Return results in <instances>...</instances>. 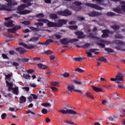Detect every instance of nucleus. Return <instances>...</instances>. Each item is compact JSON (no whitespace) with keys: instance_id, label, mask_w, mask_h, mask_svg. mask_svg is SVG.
Instances as JSON below:
<instances>
[{"instance_id":"obj_36","label":"nucleus","mask_w":125,"mask_h":125,"mask_svg":"<svg viewBox=\"0 0 125 125\" xmlns=\"http://www.w3.org/2000/svg\"><path fill=\"white\" fill-rule=\"evenodd\" d=\"M2 57L3 59H8V60L9 59V57H8V56H7L6 54H5V53L2 54Z\"/></svg>"},{"instance_id":"obj_12","label":"nucleus","mask_w":125,"mask_h":125,"mask_svg":"<svg viewBox=\"0 0 125 125\" xmlns=\"http://www.w3.org/2000/svg\"><path fill=\"white\" fill-rule=\"evenodd\" d=\"M75 35L78 36V39H83L84 38V36H83V33L81 31H78L75 32Z\"/></svg>"},{"instance_id":"obj_33","label":"nucleus","mask_w":125,"mask_h":125,"mask_svg":"<svg viewBox=\"0 0 125 125\" xmlns=\"http://www.w3.org/2000/svg\"><path fill=\"white\" fill-rule=\"evenodd\" d=\"M37 18H43L44 15L42 13H39L36 15Z\"/></svg>"},{"instance_id":"obj_55","label":"nucleus","mask_w":125,"mask_h":125,"mask_svg":"<svg viewBox=\"0 0 125 125\" xmlns=\"http://www.w3.org/2000/svg\"><path fill=\"white\" fill-rule=\"evenodd\" d=\"M51 88L53 91H58V89L55 87H51Z\"/></svg>"},{"instance_id":"obj_42","label":"nucleus","mask_w":125,"mask_h":125,"mask_svg":"<svg viewBox=\"0 0 125 125\" xmlns=\"http://www.w3.org/2000/svg\"><path fill=\"white\" fill-rule=\"evenodd\" d=\"M64 78H69L70 77V74L68 72H65L63 75Z\"/></svg>"},{"instance_id":"obj_47","label":"nucleus","mask_w":125,"mask_h":125,"mask_svg":"<svg viewBox=\"0 0 125 125\" xmlns=\"http://www.w3.org/2000/svg\"><path fill=\"white\" fill-rule=\"evenodd\" d=\"M30 60V59L24 58L22 60V62L23 63H26V62H28Z\"/></svg>"},{"instance_id":"obj_13","label":"nucleus","mask_w":125,"mask_h":125,"mask_svg":"<svg viewBox=\"0 0 125 125\" xmlns=\"http://www.w3.org/2000/svg\"><path fill=\"white\" fill-rule=\"evenodd\" d=\"M29 29L32 31H34V32H40V31H42V27H39L37 28L34 27L33 26L29 27Z\"/></svg>"},{"instance_id":"obj_31","label":"nucleus","mask_w":125,"mask_h":125,"mask_svg":"<svg viewBox=\"0 0 125 125\" xmlns=\"http://www.w3.org/2000/svg\"><path fill=\"white\" fill-rule=\"evenodd\" d=\"M85 94L87 97H89V98H91V99H94L93 96L90 93H86Z\"/></svg>"},{"instance_id":"obj_15","label":"nucleus","mask_w":125,"mask_h":125,"mask_svg":"<svg viewBox=\"0 0 125 125\" xmlns=\"http://www.w3.org/2000/svg\"><path fill=\"white\" fill-rule=\"evenodd\" d=\"M38 67L39 69H42V70H45V69H47V66L45 64H43L42 63L38 64Z\"/></svg>"},{"instance_id":"obj_39","label":"nucleus","mask_w":125,"mask_h":125,"mask_svg":"<svg viewBox=\"0 0 125 125\" xmlns=\"http://www.w3.org/2000/svg\"><path fill=\"white\" fill-rule=\"evenodd\" d=\"M115 42L117 44H125V43L123 42L120 41L119 40L115 41Z\"/></svg>"},{"instance_id":"obj_10","label":"nucleus","mask_w":125,"mask_h":125,"mask_svg":"<svg viewBox=\"0 0 125 125\" xmlns=\"http://www.w3.org/2000/svg\"><path fill=\"white\" fill-rule=\"evenodd\" d=\"M106 62V60L105 58L101 57L98 59L97 66H100V65H101V63H102V62Z\"/></svg>"},{"instance_id":"obj_58","label":"nucleus","mask_w":125,"mask_h":125,"mask_svg":"<svg viewBox=\"0 0 125 125\" xmlns=\"http://www.w3.org/2000/svg\"><path fill=\"white\" fill-rule=\"evenodd\" d=\"M12 64L13 65V66H15V67H17V66H19V63L16 62H13Z\"/></svg>"},{"instance_id":"obj_35","label":"nucleus","mask_w":125,"mask_h":125,"mask_svg":"<svg viewBox=\"0 0 125 125\" xmlns=\"http://www.w3.org/2000/svg\"><path fill=\"white\" fill-rule=\"evenodd\" d=\"M53 52L50 50H48L47 51H45V54H47V55H51L52 54Z\"/></svg>"},{"instance_id":"obj_40","label":"nucleus","mask_w":125,"mask_h":125,"mask_svg":"<svg viewBox=\"0 0 125 125\" xmlns=\"http://www.w3.org/2000/svg\"><path fill=\"white\" fill-rule=\"evenodd\" d=\"M33 61H40L41 57H35L32 58Z\"/></svg>"},{"instance_id":"obj_50","label":"nucleus","mask_w":125,"mask_h":125,"mask_svg":"<svg viewBox=\"0 0 125 125\" xmlns=\"http://www.w3.org/2000/svg\"><path fill=\"white\" fill-rule=\"evenodd\" d=\"M75 60H76V61H80V62L83 61V58H75Z\"/></svg>"},{"instance_id":"obj_51","label":"nucleus","mask_w":125,"mask_h":125,"mask_svg":"<svg viewBox=\"0 0 125 125\" xmlns=\"http://www.w3.org/2000/svg\"><path fill=\"white\" fill-rule=\"evenodd\" d=\"M107 16H114L115 15V14L113 12H108L107 13Z\"/></svg>"},{"instance_id":"obj_30","label":"nucleus","mask_w":125,"mask_h":125,"mask_svg":"<svg viewBox=\"0 0 125 125\" xmlns=\"http://www.w3.org/2000/svg\"><path fill=\"white\" fill-rule=\"evenodd\" d=\"M69 112V113L68 114H70V115H77V114H78V112L73 110H71V109H69V110L68 111Z\"/></svg>"},{"instance_id":"obj_24","label":"nucleus","mask_w":125,"mask_h":125,"mask_svg":"<svg viewBox=\"0 0 125 125\" xmlns=\"http://www.w3.org/2000/svg\"><path fill=\"white\" fill-rule=\"evenodd\" d=\"M38 41H40V37H33L29 40V42H38Z\"/></svg>"},{"instance_id":"obj_1","label":"nucleus","mask_w":125,"mask_h":125,"mask_svg":"<svg viewBox=\"0 0 125 125\" xmlns=\"http://www.w3.org/2000/svg\"><path fill=\"white\" fill-rule=\"evenodd\" d=\"M32 1H33L32 0H22V2H23V3H26V4H21L20 6H19L17 8V10H18L17 13L20 14L21 15H26V14H29V13H31L32 10H25L23 11L21 10H23L24 8H26V7L31 6V5H33V3H31Z\"/></svg>"},{"instance_id":"obj_37","label":"nucleus","mask_w":125,"mask_h":125,"mask_svg":"<svg viewBox=\"0 0 125 125\" xmlns=\"http://www.w3.org/2000/svg\"><path fill=\"white\" fill-rule=\"evenodd\" d=\"M22 24H23V25H25L26 26L28 25H30L31 24V21H24L22 22Z\"/></svg>"},{"instance_id":"obj_57","label":"nucleus","mask_w":125,"mask_h":125,"mask_svg":"<svg viewBox=\"0 0 125 125\" xmlns=\"http://www.w3.org/2000/svg\"><path fill=\"white\" fill-rule=\"evenodd\" d=\"M5 77L6 78L7 80H9V79H10V77H11V74L5 75Z\"/></svg>"},{"instance_id":"obj_34","label":"nucleus","mask_w":125,"mask_h":125,"mask_svg":"<svg viewBox=\"0 0 125 125\" xmlns=\"http://www.w3.org/2000/svg\"><path fill=\"white\" fill-rule=\"evenodd\" d=\"M23 77L26 80H29V79H30V78H31V76H30L29 74H24L23 75Z\"/></svg>"},{"instance_id":"obj_26","label":"nucleus","mask_w":125,"mask_h":125,"mask_svg":"<svg viewBox=\"0 0 125 125\" xmlns=\"http://www.w3.org/2000/svg\"><path fill=\"white\" fill-rule=\"evenodd\" d=\"M30 113H31V114H32V115H34L35 117H41V115L39 114H36V113L31 111V110H27L26 111V114H27L28 115H29V114H30Z\"/></svg>"},{"instance_id":"obj_27","label":"nucleus","mask_w":125,"mask_h":125,"mask_svg":"<svg viewBox=\"0 0 125 125\" xmlns=\"http://www.w3.org/2000/svg\"><path fill=\"white\" fill-rule=\"evenodd\" d=\"M63 16H69V15H71V12L68 10H65L63 11Z\"/></svg>"},{"instance_id":"obj_18","label":"nucleus","mask_w":125,"mask_h":125,"mask_svg":"<svg viewBox=\"0 0 125 125\" xmlns=\"http://www.w3.org/2000/svg\"><path fill=\"white\" fill-rule=\"evenodd\" d=\"M13 92L16 95L19 94V88L17 86L13 89Z\"/></svg>"},{"instance_id":"obj_9","label":"nucleus","mask_w":125,"mask_h":125,"mask_svg":"<svg viewBox=\"0 0 125 125\" xmlns=\"http://www.w3.org/2000/svg\"><path fill=\"white\" fill-rule=\"evenodd\" d=\"M16 50L18 51V52H19L20 54H22L24 53V52H26V49L21 47L16 48Z\"/></svg>"},{"instance_id":"obj_62","label":"nucleus","mask_w":125,"mask_h":125,"mask_svg":"<svg viewBox=\"0 0 125 125\" xmlns=\"http://www.w3.org/2000/svg\"><path fill=\"white\" fill-rule=\"evenodd\" d=\"M14 28H16V31H17V30H20V29H21V27L20 26H16L14 27Z\"/></svg>"},{"instance_id":"obj_56","label":"nucleus","mask_w":125,"mask_h":125,"mask_svg":"<svg viewBox=\"0 0 125 125\" xmlns=\"http://www.w3.org/2000/svg\"><path fill=\"white\" fill-rule=\"evenodd\" d=\"M66 123L67 124H68L69 125H74L75 123H74V122L72 121H67L66 122Z\"/></svg>"},{"instance_id":"obj_46","label":"nucleus","mask_w":125,"mask_h":125,"mask_svg":"<svg viewBox=\"0 0 125 125\" xmlns=\"http://www.w3.org/2000/svg\"><path fill=\"white\" fill-rule=\"evenodd\" d=\"M35 25H36V26H43V22H37L35 23Z\"/></svg>"},{"instance_id":"obj_7","label":"nucleus","mask_w":125,"mask_h":125,"mask_svg":"<svg viewBox=\"0 0 125 125\" xmlns=\"http://www.w3.org/2000/svg\"><path fill=\"white\" fill-rule=\"evenodd\" d=\"M88 57H92V53H96V49H90L86 52Z\"/></svg>"},{"instance_id":"obj_11","label":"nucleus","mask_w":125,"mask_h":125,"mask_svg":"<svg viewBox=\"0 0 125 125\" xmlns=\"http://www.w3.org/2000/svg\"><path fill=\"white\" fill-rule=\"evenodd\" d=\"M8 3L7 4L8 6H12L13 5H17V2H13L12 0H5Z\"/></svg>"},{"instance_id":"obj_3","label":"nucleus","mask_w":125,"mask_h":125,"mask_svg":"<svg viewBox=\"0 0 125 125\" xmlns=\"http://www.w3.org/2000/svg\"><path fill=\"white\" fill-rule=\"evenodd\" d=\"M110 81L115 82L117 83H120L124 81V75L122 74H118L115 76V78H111Z\"/></svg>"},{"instance_id":"obj_20","label":"nucleus","mask_w":125,"mask_h":125,"mask_svg":"<svg viewBox=\"0 0 125 125\" xmlns=\"http://www.w3.org/2000/svg\"><path fill=\"white\" fill-rule=\"evenodd\" d=\"M19 102L21 104L25 103V102H26V97H25L24 96H21L20 98V102Z\"/></svg>"},{"instance_id":"obj_17","label":"nucleus","mask_w":125,"mask_h":125,"mask_svg":"<svg viewBox=\"0 0 125 125\" xmlns=\"http://www.w3.org/2000/svg\"><path fill=\"white\" fill-rule=\"evenodd\" d=\"M103 35H102L103 38H107L108 37V34L110 33L108 30H104L103 31Z\"/></svg>"},{"instance_id":"obj_28","label":"nucleus","mask_w":125,"mask_h":125,"mask_svg":"<svg viewBox=\"0 0 125 125\" xmlns=\"http://www.w3.org/2000/svg\"><path fill=\"white\" fill-rule=\"evenodd\" d=\"M56 27H61L63 25V20H60L59 21V22L57 23H56Z\"/></svg>"},{"instance_id":"obj_14","label":"nucleus","mask_w":125,"mask_h":125,"mask_svg":"<svg viewBox=\"0 0 125 125\" xmlns=\"http://www.w3.org/2000/svg\"><path fill=\"white\" fill-rule=\"evenodd\" d=\"M88 6H90L91 7H93V8H95V9H98L99 10H100L102 9L101 7L96 5L95 4H87Z\"/></svg>"},{"instance_id":"obj_45","label":"nucleus","mask_w":125,"mask_h":125,"mask_svg":"<svg viewBox=\"0 0 125 125\" xmlns=\"http://www.w3.org/2000/svg\"><path fill=\"white\" fill-rule=\"evenodd\" d=\"M27 74H32L34 73V69H28L26 70Z\"/></svg>"},{"instance_id":"obj_52","label":"nucleus","mask_w":125,"mask_h":125,"mask_svg":"<svg viewBox=\"0 0 125 125\" xmlns=\"http://www.w3.org/2000/svg\"><path fill=\"white\" fill-rule=\"evenodd\" d=\"M6 83L8 86H13V84L11 83H9L8 81H6Z\"/></svg>"},{"instance_id":"obj_38","label":"nucleus","mask_w":125,"mask_h":125,"mask_svg":"<svg viewBox=\"0 0 125 125\" xmlns=\"http://www.w3.org/2000/svg\"><path fill=\"white\" fill-rule=\"evenodd\" d=\"M69 28L70 30H76V29L78 28V26L76 25H71L69 26Z\"/></svg>"},{"instance_id":"obj_63","label":"nucleus","mask_w":125,"mask_h":125,"mask_svg":"<svg viewBox=\"0 0 125 125\" xmlns=\"http://www.w3.org/2000/svg\"><path fill=\"white\" fill-rule=\"evenodd\" d=\"M90 45V44L89 43H86L84 45V47H88Z\"/></svg>"},{"instance_id":"obj_6","label":"nucleus","mask_w":125,"mask_h":125,"mask_svg":"<svg viewBox=\"0 0 125 125\" xmlns=\"http://www.w3.org/2000/svg\"><path fill=\"white\" fill-rule=\"evenodd\" d=\"M78 41H79V40L77 39L71 40L64 39L63 40V44H68L69 42H78Z\"/></svg>"},{"instance_id":"obj_4","label":"nucleus","mask_w":125,"mask_h":125,"mask_svg":"<svg viewBox=\"0 0 125 125\" xmlns=\"http://www.w3.org/2000/svg\"><path fill=\"white\" fill-rule=\"evenodd\" d=\"M19 44L22 45L27 49H33V48H35V46L32 44H27L23 42H21L19 43Z\"/></svg>"},{"instance_id":"obj_41","label":"nucleus","mask_w":125,"mask_h":125,"mask_svg":"<svg viewBox=\"0 0 125 125\" xmlns=\"http://www.w3.org/2000/svg\"><path fill=\"white\" fill-rule=\"evenodd\" d=\"M9 53L10 55H14V54H17V53L15 52L14 50H9Z\"/></svg>"},{"instance_id":"obj_44","label":"nucleus","mask_w":125,"mask_h":125,"mask_svg":"<svg viewBox=\"0 0 125 125\" xmlns=\"http://www.w3.org/2000/svg\"><path fill=\"white\" fill-rule=\"evenodd\" d=\"M7 115L6 113H3L1 115V118L2 120H5V118H6Z\"/></svg>"},{"instance_id":"obj_32","label":"nucleus","mask_w":125,"mask_h":125,"mask_svg":"<svg viewBox=\"0 0 125 125\" xmlns=\"http://www.w3.org/2000/svg\"><path fill=\"white\" fill-rule=\"evenodd\" d=\"M51 84L52 85H54V86H58L59 84V82L56 81H53L51 82Z\"/></svg>"},{"instance_id":"obj_48","label":"nucleus","mask_w":125,"mask_h":125,"mask_svg":"<svg viewBox=\"0 0 125 125\" xmlns=\"http://www.w3.org/2000/svg\"><path fill=\"white\" fill-rule=\"evenodd\" d=\"M105 50L106 51H107V52H114V50L110 48H105Z\"/></svg>"},{"instance_id":"obj_59","label":"nucleus","mask_w":125,"mask_h":125,"mask_svg":"<svg viewBox=\"0 0 125 125\" xmlns=\"http://www.w3.org/2000/svg\"><path fill=\"white\" fill-rule=\"evenodd\" d=\"M27 99L30 102L33 101V97L32 96H29Z\"/></svg>"},{"instance_id":"obj_5","label":"nucleus","mask_w":125,"mask_h":125,"mask_svg":"<svg viewBox=\"0 0 125 125\" xmlns=\"http://www.w3.org/2000/svg\"><path fill=\"white\" fill-rule=\"evenodd\" d=\"M67 89L68 91H70V92H72L73 90L74 91H76L77 92H79L80 93H83V92H82V90H78V89H75V86L73 84H69L67 86Z\"/></svg>"},{"instance_id":"obj_21","label":"nucleus","mask_w":125,"mask_h":125,"mask_svg":"<svg viewBox=\"0 0 125 125\" xmlns=\"http://www.w3.org/2000/svg\"><path fill=\"white\" fill-rule=\"evenodd\" d=\"M7 32L14 34L16 33V28H15V27H13L12 28H9L7 29Z\"/></svg>"},{"instance_id":"obj_49","label":"nucleus","mask_w":125,"mask_h":125,"mask_svg":"<svg viewBox=\"0 0 125 125\" xmlns=\"http://www.w3.org/2000/svg\"><path fill=\"white\" fill-rule=\"evenodd\" d=\"M42 114H47V109H46L45 108H43L42 110Z\"/></svg>"},{"instance_id":"obj_8","label":"nucleus","mask_w":125,"mask_h":125,"mask_svg":"<svg viewBox=\"0 0 125 125\" xmlns=\"http://www.w3.org/2000/svg\"><path fill=\"white\" fill-rule=\"evenodd\" d=\"M0 10H5L6 11H11V9L8 6L0 4Z\"/></svg>"},{"instance_id":"obj_19","label":"nucleus","mask_w":125,"mask_h":125,"mask_svg":"<svg viewBox=\"0 0 125 125\" xmlns=\"http://www.w3.org/2000/svg\"><path fill=\"white\" fill-rule=\"evenodd\" d=\"M12 25H13V21H8V22L5 23V26L7 27V28H10V27H12Z\"/></svg>"},{"instance_id":"obj_2","label":"nucleus","mask_w":125,"mask_h":125,"mask_svg":"<svg viewBox=\"0 0 125 125\" xmlns=\"http://www.w3.org/2000/svg\"><path fill=\"white\" fill-rule=\"evenodd\" d=\"M38 22H42L45 24H47V26L49 28H53L56 27V22H51L48 20L44 19H41L37 20Z\"/></svg>"},{"instance_id":"obj_23","label":"nucleus","mask_w":125,"mask_h":125,"mask_svg":"<svg viewBox=\"0 0 125 125\" xmlns=\"http://www.w3.org/2000/svg\"><path fill=\"white\" fill-rule=\"evenodd\" d=\"M61 38H62V36L60 34H55L53 35V39H54V40H60Z\"/></svg>"},{"instance_id":"obj_16","label":"nucleus","mask_w":125,"mask_h":125,"mask_svg":"<svg viewBox=\"0 0 125 125\" xmlns=\"http://www.w3.org/2000/svg\"><path fill=\"white\" fill-rule=\"evenodd\" d=\"M109 42L107 41H102L101 43H98V44L99 45H100L101 47H105V45L104 44H109Z\"/></svg>"},{"instance_id":"obj_25","label":"nucleus","mask_w":125,"mask_h":125,"mask_svg":"<svg viewBox=\"0 0 125 125\" xmlns=\"http://www.w3.org/2000/svg\"><path fill=\"white\" fill-rule=\"evenodd\" d=\"M93 89L96 91V92H103V90L100 88H98L97 87L92 86Z\"/></svg>"},{"instance_id":"obj_29","label":"nucleus","mask_w":125,"mask_h":125,"mask_svg":"<svg viewBox=\"0 0 125 125\" xmlns=\"http://www.w3.org/2000/svg\"><path fill=\"white\" fill-rule=\"evenodd\" d=\"M50 42H53V40H51V39H47L46 42H43V44L45 45H48V44H49V43H50Z\"/></svg>"},{"instance_id":"obj_22","label":"nucleus","mask_w":125,"mask_h":125,"mask_svg":"<svg viewBox=\"0 0 125 125\" xmlns=\"http://www.w3.org/2000/svg\"><path fill=\"white\" fill-rule=\"evenodd\" d=\"M49 17L51 19H58V16L56 14H50Z\"/></svg>"},{"instance_id":"obj_61","label":"nucleus","mask_w":125,"mask_h":125,"mask_svg":"<svg viewBox=\"0 0 125 125\" xmlns=\"http://www.w3.org/2000/svg\"><path fill=\"white\" fill-rule=\"evenodd\" d=\"M50 59L51 60H54L55 59V56L54 55H51L50 57Z\"/></svg>"},{"instance_id":"obj_43","label":"nucleus","mask_w":125,"mask_h":125,"mask_svg":"<svg viewBox=\"0 0 125 125\" xmlns=\"http://www.w3.org/2000/svg\"><path fill=\"white\" fill-rule=\"evenodd\" d=\"M76 70L77 72H79V73H83V72H84V69H82L79 68H77Z\"/></svg>"},{"instance_id":"obj_54","label":"nucleus","mask_w":125,"mask_h":125,"mask_svg":"<svg viewBox=\"0 0 125 125\" xmlns=\"http://www.w3.org/2000/svg\"><path fill=\"white\" fill-rule=\"evenodd\" d=\"M69 109L63 110V114H69Z\"/></svg>"},{"instance_id":"obj_53","label":"nucleus","mask_w":125,"mask_h":125,"mask_svg":"<svg viewBox=\"0 0 125 125\" xmlns=\"http://www.w3.org/2000/svg\"><path fill=\"white\" fill-rule=\"evenodd\" d=\"M31 96L33 97V99H38V97L36 95L34 94H31Z\"/></svg>"},{"instance_id":"obj_60","label":"nucleus","mask_w":125,"mask_h":125,"mask_svg":"<svg viewBox=\"0 0 125 125\" xmlns=\"http://www.w3.org/2000/svg\"><path fill=\"white\" fill-rule=\"evenodd\" d=\"M45 3H51V0H44Z\"/></svg>"},{"instance_id":"obj_64","label":"nucleus","mask_w":125,"mask_h":125,"mask_svg":"<svg viewBox=\"0 0 125 125\" xmlns=\"http://www.w3.org/2000/svg\"><path fill=\"white\" fill-rule=\"evenodd\" d=\"M123 5H122V8H123V9L125 10V2H123Z\"/></svg>"}]
</instances>
